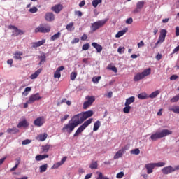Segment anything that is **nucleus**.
<instances>
[{
  "label": "nucleus",
  "instance_id": "3c124183",
  "mask_svg": "<svg viewBox=\"0 0 179 179\" xmlns=\"http://www.w3.org/2000/svg\"><path fill=\"white\" fill-rule=\"evenodd\" d=\"M76 76H78V73H76V72H71L70 75L71 80H75V79H76Z\"/></svg>",
  "mask_w": 179,
  "mask_h": 179
},
{
  "label": "nucleus",
  "instance_id": "5fc2aeb1",
  "mask_svg": "<svg viewBox=\"0 0 179 179\" xmlns=\"http://www.w3.org/2000/svg\"><path fill=\"white\" fill-rule=\"evenodd\" d=\"M125 48L124 47H119L117 49V52H119V54H124V52H125Z\"/></svg>",
  "mask_w": 179,
  "mask_h": 179
},
{
  "label": "nucleus",
  "instance_id": "37998d69",
  "mask_svg": "<svg viewBox=\"0 0 179 179\" xmlns=\"http://www.w3.org/2000/svg\"><path fill=\"white\" fill-rule=\"evenodd\" d=\"M102 0H94L92 1V6H94V8H97V5H99V3H101Z\"/></svg>",
  "mask_w": 179,
  "mask_h": 179
},
{
  "label": "nucleus",
  "instance_id": "dca6fc26",
  "mask_svg": "<svg viewBox=\"0 0 179 179\" xmlns=\"http://www.w3.org/2000/svg\"><path fill=\"white\" fill-rule=\"evenodd\" d=\"M145 169H146L148 174H152L155 169V165L153 163L147 164L145 165Z\"/></svg>",
  "mask_w": 179,
  "mask_h": 179
},
{
  "label": "nucleus",
  "instance_id": "49530a36",
  "mask_svg": "<svg viewBox=\"0 0 179 179\" xmlns=\"http://www.w3.org/2000/svg\"><path fill=\"white\" fill-rule=\"evenodd\" d=\"M90 106H92V103L86 101L85 102H84L83 107L84 110H86L88 108V107H90Z\"/></svg>",
  "mask_w": 179,
  "mask_h": 179
},
{
  "label": "nucleus",
  "instance_id": "6ab92c4d",
  "mask_svg": "<svg viewBox=\"0 0 179 179\" xmlns=\"http://www.w3.org/2000/svg\"><path fill=\"white\" fill-rule=\"evenodd\" d=\"M33 48H37V47H41L43 44H45V39H43L42 41H39L38 42H34L31 43Z\"/></svg>",
  "mask_w": 179,
  "mask_h": 179
},
{
  "label": "nucleus",
  "instance_id": "338daca9",
  "mask_svg": "<svg viewBox=\"0 0 179 179\" xmlns=\"http://www.w3.org/2000/svg\"><path fill=\"white\" fill-rule=\"evenodd\" d=\"M176 79H178V76L177 75H172L170 77V80H176Z\"/></svg>",
  "mask_w": 179,
  "mask_h": 179
},
{
  "label": "nucleus",
  "instance_id": "09e8293b",
  "mask_svg": "<svg viewBox=\"0 0 179 179\" xmlns=\"http://www.w3.org/2000/svg\"><path fill=\"white\" fill-rule=\"evenodd\" d=\"M179 101V94L171 99V103H177Z\"/></svg>",
  "mask_w": 179,
  "mask_h": 179
},
{
  "label": "nucleus",
  "instance_id": "69168bd1",
  "mask_svg": "<svg viewBox=\"0 0 179 179\" xmlns=\"http://www.w3.org/2000/svg\"><path fill=\"white\" fill-rule=\"evenodd\" d=\"M86 40H87V36L86 35V34H83L81 36V41H86Z\"/></svg>",
  "mask_w": 179,
  "mask_h": 179
},
{
  "label": "nucleus",
  "instance_id": "c756f323",
  "mask_svg": "<svg viewBox=\"0 0 179 179\" xmlns=\"http://www.w3.org/2000/svg\"><path fill=\"white\" fill-rule=\"evenodd\" d=\"M159 94H160V91L156 90V91L152 92L151 94H150L148 96V97H150V99H156V97H157V96H159Z\"/></svg>",
  "mask_w": 179,
  "mask_h": 179
},
{
  "label": "nucleus",
  "instance_id": "4c0bfd02",
  "mask_svg": "<svg viewBox=\"0 0 179 179\" xmlns=\"http://www.w3.org/2000/svg\"><path fill=\"white\" fill-rule=\"evenodd\" d=\"M47 136H48V135H47V134H43L38 136L39 138V141H41V142H44V141H45L47 139Z\"/></svg>",
  "mask_w": 179,
  "mask_h": 179
},
{
  "label": "nucleus",
  "instance_id": "a18cd8bd",
  "mask_svg": "<svg viewBox=\"0 0 179 179\" xmlns=\"http://www.w3.org/2000/svg\"><path fill=\"white\" fill-rule=\"evenodd\" d=\"M159 36H160L161 37H164V38H166V36H167V30H166V29H162V30L160 31V34H159Z\"/></svg>",
  "mask_w": 179,
  "mask_h": 179
},
{
  "label": "nucleus",
  "instance_id": "c9c22d12",
  "mask_svg": "<svg viewBox=\"0 0 179 179\" xmlns=\"http://www.w3.org/2000/svg\"><path fill=\"white\" fill-rule=\"evenodd\" d=\"M169 111H173V113H175L176 114H179V106H173L169 108Z\"/></svg>",
  "mask_w": 179,
  "mask_h": 179
},
{
  "label": "nucleus",
  "instance_id": "2f4dec72",
  "mask_svg": "<svg viewBox=\"0 0 179 179\" xmlns=\"http://www.w3.org/2000/svg\"><path fill=\"white\" fill-rule=\"evenodd\" d=\"M47 169H48V164H45L39 167V171L40 173H45V171H47Z\"/></svg>",
  "mask_w": 179,
  "mask_h": 179
},
{
  "label": "nucleus",
  "instance_id": "f03ea898",
  "mask_svg": "<svg viewBox=\"0 0 179 179\" xmlns=\"http://www.w3.org/2000/svg\"><path fill=\"white\" fill-rule=\"evenodd\" d=\"M152 73V69L148 68L145 69L141 73H138L136 75L134 76V82H139V80H142V79H145L146 76H149Z\"/></svg>",
  "mask_w": 179,
  "mask_h": 179
},
{
  "label": "nucleus",
  "instance_id": "7c9ffc66",
  "mask_svg": "<svg viewBox=\"0 0 179 179\" xmlns=\"http://www.w3.org/2000/svg\"><path fill=\"white\" fill-rule=\"evenodd\" d=\"M164 40H166V38H164L163 36H160V35H159V36L158 38V41L155 43V46L154 47V48H156V47H157V45H159V44H162V43H164Z\"/></svg>",
  "mask_w": 179,
  "mask_h": 179
},
{
  "label": "nucleus",
  "instance_id": "a211bd4d",
  "mask_svg": "<svg viewBox=\"0 0 179 179\" xmlns=\"http://www.w3.org/2000/svg\"><path fill=\"white\" fill-rule=\"evenodd\" d=\"M29 127V122L26 119H24L22 121H20L17 125V128H27Z\"/></svg>",
  "mask_w": 179,
  "mask_h": 179
},
{
  "label": "nucleus",
  "instance_id": "aec40b11",
  "mask_svg": "<svg viewBox=\"0 0 179 179\" xmlns=\"http://www.w3.org/2000/svg\"><path fill=\"white\" fill-rule=\"evenodd\" d=\"M92 46L94 47V48L96 50L97 52H101V51H103V46H101V45H100L96 42H93L92 43Z\"/></svg>",
  "mask_w": 179,
  "mask_h": 179
},
{
  "label": "nucleus",
  "instance_id": "8fccbe9b",
  "mask_svg": "<svg viewBox=\"0 0 179 179\" xmlns=\"http://www.w3.org/2000/svg\"><path fill=\"white\" fill-rule=\"evenodd\" d=\"M89 48H90V44H89V43H85L82 47L83 51H87V50H89Z\"/></svg>",
  "mask_w": 179,
  "mask_h": 179
},
{
  "label": "nucleus",
  "instance_id": "e2e57ef3",
  "mask_svg": "<svg viewBox=\"0 0 179 179\" xmlns=\"http://www.w3.org/2000/svg\"><path fill=\"white\" fill-rule=\"evenodd\" d=\"M20 162H18L15 165V166L14 167H13V168H11L10 169V171H15V170H16V169H17V167H19V164H20Z\"/></svg>",
  "mask_w": 179,
  "mask_h": 179
},
{
  "label": "nucleus",
  "instance_id": "a878e982",
  "mask_svg": "<svg viewBox=\"0 0 179 179\" xmlns=\"http://www.w3.org/2000/svg\"><path fill=\"white\" fill-rule=\"evenodd\" d=\"M135 101V96H131L126 99V102L124 103V106H129L130 104H132Z\"/></svg>",
  "mask_w": 179,
  "mask_h": 179
},
{
  "label": "nucleus",
  "instance_id": "4be33fe9",
  "mask_svg": "<svg viewBox=\"0 0 179 179\" xmlns=\"http://www.w3.org/2000/svg\"><path fill=\"white\" fill-rule=\"evenodd\" d=\"M41 71H43V69H38L35 73H34L30 76V79L37 78V76H38L40 73H41Z\"/></svg>",
  "mask_w": 179,
  "mask_h": 179
},
{
  "label": "nucleus",
  "instance_id": "7ed1b4c3",
  "mask_svg": "<svg viewBox=\"0 0 179 179\" xmlns=\"http://www.w3.org/2000/svg\"><path fill=\"white\" fill-rule=\"evenodd\" d=\"M92 122L93 118H90L85 121L81 126H80L73 134L74 138H76V136H79V135H80V134L83 132L86 129V128H87V126L90 125V124H92Z\"/></svg>",
  "mask_w": 179,
  "mask_h": 179
},
{
  "label": "nucleus",
  "instance_id": "9b49d317",
  "mask_svg": "<svg viewBox=\"0 0 179 179\" xmlns=\"http://www.w3.org/2000/svg\"><path fill=\"white\" fill-rule=\"evenodd\" d=\"M143 6H145V1H138L136 3V8L132 11V13L134 15L136 13H139L141 10L143 8Z\"/></svg>",
  "mask_w": 179,
  "mask_h": 179
},
{
  "label": "nucleus",
  "instance_id": "1a4fd4ad",
  "mask_svg": "<svg viewBox=\"0 0 179 179\" xmlns=\"http://www.w3.org/2000/svg\"><path fill=\"white\" fill-rule=\"evenodd\" d=\"M34 124L35 127H43L45 124V118L43 116L39 117L34 121Z\"/></svg>",
  "mask_w": 179,
  "mask_h": 179
},
{
  "label": "nucleus",
  "instance_id": "e433bc0d",
  "mask_svg": "<svg viewBox=\"0 0 179 179\" xmlns=\"http://www.w3.org/2000/svg\"><path fill=\"white\" fill-rule=\"evenodd\" d=\"M50 148H52V145H45L43 146V153L48 152V150H50Z\"/></svg>",
  "mask_w": 179,
  "mask_h": 179
},
{
  "label": "nucleus",
  "instance_id": "6e6552de",
  "mask_svg": "<svg viewBox=\"0 0 179 179\" xmlns=\"http://www.w3.org/2000/svg\"><path fill=\"white\" fill-rule=\"evenodd\" d=\"M8 29H10V30H14L13 31V36H14L15 37H17V36H19L20 34H24V32H23V31L17 29V27L13 25H9Z\"/></svg>",
  "mask_w": 179,
  "mask_h": 179
},
{
  "label": "nucleus",
  "instance_id": "72a5a7b5",
  "mask_svg": "<svg viewBox=\"0 0 179 179\" xmlns=\"http://www.w3.org/2000/svg\"><path fill=\"white\" fill-rule=\"evenodd\" d=\"M148 98L149 96L147 93H141L138 95V99H140V100H145Z\"/></svg>",
  "mask_w": 179,
  "mask_h": 179
},
{
  "label": "nucleus",
  "instance_id": "4468645a",
  "mask_svg": "<svg viewBox=\"0 0 179 179\" xmlns=\"http://www.w3.org/2000/svg\"><path fill=\"white\" fill-rule=\"evenodd\" d=\"M64 69H65L64 66H61L56 69L54 73L55 79H59V78H61V71H64Z\"/></svg>",
  "mask_w": 179,
  "mask_h": 179
},
{
  "label": "nucleus",
  "instance_id": "0e129e2a",
  "mask_svg": "<svg viewBox=\"0 0 179 179\" xmlns=\"http://www.w3.org/2000/svg\"><path fill=\"white\" fill-rule=\"evenodd\" d=\"M69 118V115H66L63 117L61 118V122H64V121H66Z\"/></svg>",
  "mask_w": 179,
  "mask_h": 179
},
{
  "label": "nucleus",
  "instance_id": "0eeeda50",
  "mask_svg": "<svg viewBox=\"0 0 179 179\" xmlns=\"http://www.w3.org/2000/svg\"><path fill=\"white\" fill-rule=\"evenodd\" d=\"M76 128V126L72 122V121H69L67 124H64V127L62 129L63 132H68V134H71V132Z\"/></svg>",
  "mask_w": 179,
  "mask_h": 179
},
{
  "label": "nucleus",
  "instance_id": "f8f14e48",
  "mask_svg": "<svg viewBox=\"0 0 179 179\" xmlns=\"http://www.w3.org/2000/svg\"><path fill=\"white\" fill-rule=\"evenodd\" d=\"M174 171H176V169H174V167L171 166L164 167L162 169V172L165 175L171 174V173H174Z\"/></svg>",
  "mask_w": 179,
  "mask_h": 179
},
{
  "label": "nucleus",
  "instance_id": "5701e85b",
  "mask_svg": "<svg viewBox=\"0 0 179 179\" xmlns=\"http://www.w3.org/2000/svg\"><path fill=\"white\" fill-rule=\"evenodd\" d=\"M127 31H128V28L118 31L117 34L115 35L116 38H120V37H122V36H124V34H125Z\"/></svg>",
  "mask_w": 179,
  "mask_h": 179
},
{
  "label": "nucleus",
  "instance_id": "603ef678",
  "mask_svg": "<svg viewBox=\"0 0 179 179\" xmlns=\"http://www.w3.org/2000/svg\"><path fill=\"white\" fill-rule=\"evenodd\" d=\"M100 79H101V76H98V77H94L92 78V82L94 83H99V82L100 81Z\"/></svg>",
  "mask_w": 179,
  "mask_h": 179
},
{
  "label": "nucleus",
  "instance_id": "a19ab883",
  "mask_svg": "<svg viewBox=\"0 0 179 179\" xmlns=\"http://www.w3.org/2000/svg\"><path fill=\"white\" fill-rule=\"evenodd\" d=\"M130 153H131V155H139V153H141V150H139V148H136V149L132 150L130 152Z\"/></svg>",
  "mask_w": 179,
  "mask_h": 179
},
{
  "label": "nucleus",
  "instance_id": "39448f33",
  "mask_svg": "<svg viewBox=\"0 0 179 179\" xmlns=\"http://www.w3.org/2000/svg\"><path fill=\"white\" fill-rule=\"evenodd\" d=\"M50 31H51V27L44 24H41L35 29V33H50Z\"/></svg>",
  "mask_w": 179,
  "mask_h": 179
},
{
  "label": "nucleus",
  "instance_id": "79ce46f5",
  "mask_svg": "<svg viewBox=\"0 0 179 179\" xmlns=\"http://www.w3.org/2000/svg\"><path fill=\"white\" fill-rule=\"evenodd\" d=\"M107 69H109V71H113V72H115V73H117V72H118V69H117V67L111 66L110 65L108 66Z\"/></svg>",
  "mask_w": 179,
  "mask_h": 179
},
{
  "label": "nucleus",
  "instance_id": "412c9836",
  "mask_svg": "<svg viewBox=\"0 0 179 179\" xmlns=\"http://www.w3.org/2000/svg\"><path fill=\"white\" fill-rule=\"evenodd\" d=\"M22 55H23V52L17 51L15 52L13 58L15 59H20V61H22Z\"/></svg>",
  "mask_w": 179,
  "mask_h": 179
},
{
  "label": "nucleus",
  "instance_id": "052dcab7",
  "mask_svg": "<svg viewBox=\"0 0 179 179\" xmlns=\"http://www.w3.org/2000/svg\"><path fill=\"white\" fill-rule=\"evenodd\" d=\"M62 163H61V162H57L56 164H55L52 166V169H58V167H59L60 166H62Z\"/></svg>",
  "mask_w": 179,
  "mask_h": 179
},
{
  "label": "nucleus",
  "instance_id": "20e7f679",
  "mask_svg": "<svg viewBox=\"0 0 179 179\" xmlns=\"http://www.w3.org/2000/svg\"><path fill=\"white\" fill-rule=\"evenodd\" d=\"M108 22V19L106 18L104 20L96 21L94 23L91 24V29L92 31H96V30H99V29L103 27L106 25V23Z\"/></svg>",
  "mask_w": 179,
  "mask_h": 179
},
{
  "label": "nucleus",
  "instance_id": "423d86ee",
  "mask_svg": "<svg viewBox=\"0 0 179 179\" xmlns=\"http://www.w3.org/2000/svg\"><path fill=\"white\" fill-rule=\"evenodd\" d=\"M83 117H82V113H78V114L73 116L70 121H71V122L76 127H78V125H80V124H83V122H85L84 120H83Z\"/></svg>",
  "mask_w": 179,
  "mask_h": 179
},
{
  "label": "nucleus",
  "instance_id": "bb28decb",
  "mask_svg": "<svg viewBox=\"0 0 179 179\" xmlns=\"http://www.w3.org/2000/svg\"><path fill=\"white\" fill-rule=\"evenodd\" d=\"M6 132L7 134H17L19 133V129L16 127H13L11 129H8Z\"/></svg>",
  "mask_w": 179,
  "mask_h": 179
},
{
  "label": "nucleus",
  "instance_id": "58836bf2",
  "mask_svg": "<svg viewBox=\"0 0 179 179\" xmlns=\"http://www.w3.org/2000/svg\"><path fill=\"white\" fill-rule=\"evenodd\" d=\"M29 92H31V87H30L25 88L24 91L22 92V96H27L29 94Z\"/></svg>",
  "mask_w": 179,
  "mask_h": 179
},
{
  "label": "nucleus",
  "instance_id": "f257e3e1",
  "mask_svg": "<svg viewBox=\"0 0 179 179\" xmlns=\"http://www.w3.org/2000/svg\"><path fill=\"white\" fill-rule=\"evenodd\" d=\"M173 134V131L164 129L161 132H156L155 134H153L150 136L151 141H157V139H162V138H164V136H167L168 135H171Z\"/></svg>",
  "mask_w": 179,
  "mask_h": 179
},
{
  "label": "nucleus",
  "instance_id": "680f3d73",
  "mask_svg": "<svg viewBox=\"0 0 179 179\" xmlns=\"http://www.w3.org/2000/svg\"><path fill=\"white\" fill-rule=\"evenodd\" d=\"M29 143H31V140L26 139L22 142V145H29Z\"/></svg>",
  "mask_w": 179,
  "mask_h": 179
},
{
  "label": "nucleus",
  "instance_id": "13d9d810",
  "mask_svg": "<svg viewBox=\"0 0 179 179\" xmlns=\"http://www.w3.org/2000/svg\"><path fill=\"white\" fill-rule=\"evenodd\" d=\"M134 23V19L132 17H129L126 20V24H132Z\"/></svg>",
  "mask_w": 179,
  "mask_h": 179
},
{
  "label": "nucleus",
  "instance_id": "c85d7f7f",
  "mask_svg": "<svg viewBox=\"0 0 179 179\" xmlns=\"http://www.w3.org/2000/svg\"><path fill=\"white\" fill-rule=\"evenodd\" d=\"M48 157V155H38L36 157V160H37L38 162H40L41 160H44V159H47Z\"/></svg>",
  "mask_w": 179,
  "mask_h": 179
},
{
  "label": "nucleus",
  "instance_id": "864d4df0",
  "mask_svg": "<svg viewBox=\"0 0 179 179\" xmlns=\"http://www.w3.org/2000/svg\"><path fill=\"white\" fill-rule=\"evenodd\" d=\"M90 167L92 169V170L94 169H97V162H92Z\"/></svg>",
  "mask_w": 179,
  "mask_h": 179
},
{
  "label": "nucleus",
  "instance_id": "774afa93",
  "mask_svg": "<svg viewBox=\"0 0 179 179\" xmlns=\"http://www.w3.org/2000/svg\"><path fill=\"white\" fill-rule=\"evenodd\" d=\"M176 36H179V27H176Z\"/></svg>",
  "mask_w": 179,
  "mask_h": 179
},
{
  "label": "nucleus",
  "instance_id": "cd10ccee",
  "mask_svg": "<svg viewBox=\"0 0 179 179\" xmlns=\"http://www.w3.org/2000/svg\"><path fill=\"white\" fill-rule=\"evenodd\" d=\"M85 100H87V101H88L91 104H93V103L96 101V97H94V96H87L85 97Z\"/></svg>",
  "mask_w": 179,
  "mask_h": 179
},
{
  "label": "nucleus",
  "instance_id": "393cba45",
  "mask_svg": "<svg viewBox=\"0 0 179 179\" xmlns=\"http://www.w3.org/2000/svg\"><path fill=\"white\" fill-rule=\"evenodd\" d=\"M38 58L40 59L39 65H43V64H44V62H45V59L47 58V57L45 56V53H42L38 57Z\"/></svg>",
  "mask_w": 179,
  "mask_h": 179
},
{
  "label": "nucleus",
  "instance_id": "473e14b6",
  "mask_svg": "<svg viewBox=\"0 0 179 179\" xmlns=\"http://www.w3.org/2000/svg\"><path fill=\"white\" fill-rule=\"evenodd\" d=\"M61 37V32H57V34H54L51 36L50 40L51 41H55V40H58Z\"/></svg>",
  "mask_w": 179,
  "mask_h": 179
},
{
  "label": "nucleus",
  "instance_id": "de8ad7c7",
  "mask_svg": "<svg viewBox=\"0 0 179 179\" xmlns=\"http://www.w3.org/2000/svg\"><path fill=\"white\" fill-rule=\"evenodd\" d=\"M155 167H163L166 166V163L164 162H158V163H153Z\"/></svg>",
  "mask_w": 179,
  "mask_h": 179
},
{
  "label": "nucleus",
  "instance_id": "f704fd0d",
  "mask_svg": "<svg viewBox=\"0 0 179 179\" xmlns=\"http://www.w3.org/2000/svg\"><path fill=\"white\" fill-rule=\"evenodd\" d=\"M122 155H124V152L122 150H119L116 152L115 155L113 157V159L116 160V159H120L122 157Z\"/></svg>",
  "mask_w": 179,
  "mask_h": 179
},
{
  "label": "nucleus",
  "instance_id": "2eb2a0df",
  "mask_svg": "<svg viewBox=\"0 0 179 179\" xmlns=\"http://www.w3.org/2000/svg\"><path fill=\"white\" fill-rule=\"evenodd\" d=\"M64 9V6L62 4H57L51 8V10L55 12V13H59Z\"/></svg>",
  "mask_w": 179,
  "mask_h": 179
},
{
  "label": "nucleus",
  "instance_id": "ea45409f",
  "mask_svg": "<svg viewBox=\"0 0 179 179\" xmlns=\"http://www.w3.org/2000/svg\"><path fill=\"white\" fill-rule=\"evenodd\" d=\"M129 111H131V106H125V107L123 108V113H124V114H128L129 113Z\"/></svg>",
  "mask_w": 179,
  "mask_h": 179
},
{
  "label": "nucleus",
  "instance_id": "9d476101",
  "mask_svg": "<svg viewBox=\"0 0 179 179\" xmlns=\"http://www.w3.org/2000/svg\"><path fill=\"white\" fill-rule=\"evenodd\" d=\"M38 100H41V96H40L39 93H36L34 94H31L28 100V103H31V104H33L34 101H38Z\"/></svg>",
  "mask_w": 179,
  "mask_h": 179
},
{
  "label": "nucleus",
  "instance_id": "4d7b16f0",
  "mask_svg": "<svg viewBox=\"0 0 179 179\" xmlns=\"http://www.w3.org/2000/svg\"><path fill=\"white\" fill-rule=\"evenodd\" d=\"M122 177H124L123 171H121L116 175V178H117V179H121V178H122Z\"/></svg>",
  "mask_w": 179,
  "mask_h": 179
},
{
  "label": "nucleus",
  "instance_id": "b1692460",
  "mask_svg": "<svg viewBox=\"0 0 179 179\" xmlns=\"http://www.w3.org/2000/svg\"><path fill=\"white\" fill-rule=\"evenodd\" d=\"M101 125V122H100L99 120H97L94 124V127H93L94 132H96V131H99V128H100Z\"/></svg>",
  "mask_w": 179,
  "mask_h": 179
},
{
  "label": "nucleus",
  "instance_id": "c03bdc74",
  "mask_svg": "<svg viewBox=\"0 0 179 179\" xmlns=\"http://www.w3.org/2000/svg\"><path fill=\"white\" fill-rule=\"evenodd\" d=\"M73 22H70L69 24L66 26V30H68L69 31H72V28L73 27Z\"/></svg>",
  "mask_w": 179,
  "mask_h": 179
},
{
  "label": "nucleus",
  "instance_id": "f3484780",
  "mask_svg": "<svg viewBox=\"0 0 179 179\" xmlns=\"http://www.w3.org/2000/svg\"><path fill=\"white\" fill-rule=\"evenodd\" d=\"M45 20L47 22H53V20H55V15L52 13H47L45 15Z\"/></svg>",
  "mask_w": 179,
  "mask_h": 179
},
{
  "label": "nucleus",
  "instance_id": "6e6d98bb",
  "mask_svg": "<svg viewBox=\"0 0 179 179\" xmlns=\"http://www.w3.org/2000/svg\"><path fill=\"white\" fill-rule=\"evenodd\" d=\"M29 11L30 12V13H36L38 11V8H37L36 7H33L32 8H30Z\"/></svg>",
  "mask_w": 179,
  "mask_h": 179
},
{
  "label": "nucleus",
  "instance_id": "bf43d9fd",
  "mask_svg": "<svg viewBox=\"0 0 179 179\" xmlns=\"http://www.w3.org/2000/svg\"><path fill=\"white\" fill-rule=\"evenodd\" d=\"M97 179H110L107 176H103V173H99Z\"/></svg>",
  "mask_w": 179,
  "mask_h": 179
},
{
  "label": "nucleus",
  "instance_id": "ddd939ff",
  "mask_svg": "<svg viewBox=\"0 0 179 179\" xmlns=\"http://www.w3.org/2000/svg\"><path fill=\"white\" fill-rule=\"evenodd\" d=\"M83 121H86L87 118H90L93 115V111L88 110L84 113H80Z\"/></svg>",
  "mask_w": 179,
  "mask_h": 179
}]
</instances>
